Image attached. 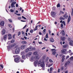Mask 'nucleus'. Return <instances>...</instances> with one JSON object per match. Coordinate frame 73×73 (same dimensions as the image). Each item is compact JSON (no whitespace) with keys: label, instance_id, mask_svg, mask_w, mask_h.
<instances>
[{"label":"nucleus","instance_id":"obj_1","mask_svg":"<svg viewBox=\"0 0 73 73\" xmlns=\"http://www.w3.org/2000/svg\"><path fill=\"white\" fill-rule=\"evenodd\" d=\"M34 63V64H38V65L40 64V66L41 67H44V66H45V65L44 64V61H42L41 62V60H40L39 62L38 60H36L35 61Z\"/></svg>","mask_w":73,"mask_h":73},{"label":"nucleus","instance_id":"obj_2","mask_svg":"<svg viewBox=\"0 0 73 73\" xmlns=\"http://www.w3.org/2000/svg\"><path fill=\"white\" fill-rule=\"evenodd\" d=\"M20 48H18L15 50V53H16V54H17L18 53H19V52H20Z\"/></svg>","mask_w":73,"mask_h":73},{"label":"nucleus","instance_id":"obj_3","mask_svg":"<svg viewBox=\"0 0 73 73\" xmlns=\"http://www.w3.org/2000/svg\"><path fill=\"white\" fill-rule=\"evenodd\" d=\"M51 51H52V54L53 55H55V54L56 53V50L54 49H51Z\"/></svg>","mask_w":73,"mask_h":73},{"label":"nucleus","instance_id":"obj_4","mask_svg":"<svg viewBox=\"0 0 73 73\" xmlns=\"http://www.w3.org/2000/svg\"><path fill=\"white\" fill-rule=\"evenodd\" d=\"M51 15H52V17H56V13L54 11H52L51 13Z\"/></svg>","mask_w":73,"mask_h":73},{"label":"nucleus","instance_id":"obj_5","mask_svg":"<svg viewBox=\"0 0 73 73\" xmlns=\"http://www.w3.org/2000/svg\"><path fill=\"white\" fill-rule=\"evenodd\" d=\"M4 25V21H2L0 22V27L1 28H2L3 26Z\"/></svg>","mask_w":73,"mask_h":73},{"label":"nucleus","instance_id":"obj_6","mask_svg":"<svg viewBox=\"0 0 73 73\" xmlns=\"http://www.w3.org/2000/svg\"><path fill=\"white\" fill-rule=\"evenodd\" d=\"M20 60V58L18 57L16 59H14V60L15 62H19V61Z\"/></svg>","mask_w":73,"mask_h":73},{"label":"nucleus","instance_id":"obj_7","mask_svg":"<svg viewBox=\"0 0 73 73\" xmlns=\"http://www.w3.org/2000/svg\"><path fill=\"white\" fill-rule=\"evenodd\" d=\"M71 19V18L70 17V16L69 15L68 16V18L67 23L68 24L70 22V19Z\"/></svg>","mask_w":73,"mask_h":73},{"label":"nucleus","instance_id":"obj_8","mask_svg":"<svg viewBox=\"0 0 73 73\" xmlns=\"http://www.w3.org/2000/svg\"><path fill=\"white\" fill-rule=\"evenodd\" d=\"M69 44L71 46H73V41L72 40H71L69 42Z\"/></svg>","mask_w":73,"mask_h":73},{"label":"nucleus","instance_id":"obj_9","mask_svg":"<svg viewBox=\"0 0 73 73\" xmlns=\"http://www.w3.org/2000/svg\"><path fill=\"white\" fill-rule=\"evenodd\" d=\"M60 34H61L62 36H64V35H65V32H64V31L62 30V31L60 33Z\"/></svg>","mask_w":73,"mask_h":73},{"label":"nucleus","instance_id":"obj_10","mask_svg":"<svg viewBox=\"0 0 73 73\" xmlns=\"http://www.w3.org/2000/svg\"><path fill=\"white\" fill-rule=\"evenodd\" d=\"M67 14L66 13L63 16V17H64V18H65V19H68V16L67 15Z\"/></svg>","mask_w":73,"mask_h":73},{"label":"nucleus","instance_id":"obj_11","mask_svg":"<svg viewBox=\"0 0 73 73\" xmlns=\"http://www.w3.org/2000/svg\"><path fill=\"white\" fill-rule=\"evenodd\" d=\"M50 41L51 42H53L54 41V40L53 38H52L50 39Z\"/></svg>","mask_w":73,"mask_h":73},{"label":"nucleus","instance_id":"obj_12","mask_svg":"<svg viewBox=\"0 0 73 73\" xmlns=\"http://www.w3.org/2000/svg\"><path fill=\"white\" fill-rule=\"evenodd\" d=\"M25 45H22L21 46V49H24L25 48Z\"/></svg>","mask_w":73,"mask_h":73},{"label":"nucleus","instance_id":"obj_13","mask_svg":"<svg viewBox=\"0 0 73 73\" xmlns=\"http://www.w3.org/2000/svg\"><path fill=\"white\" fill-rule=\"evenodd\" d=\"M65 52H66V49H63L61 50L62 53H65Z\"/></svg>","mask_w":73,"mask_h":73},{"label":"nucleus","instance_id":"obj_14","mask_svg":"<svg viewBox=\"0 0 73 73\" xmlns=\"http://www.w3.org/2000/svg\"><path fill=\"white\" fill-rule=\"evenodd\" d=\"M22 58L23 59V60H25V59H26V57L24 55L22 56Z\"/></svg>","mask_w":73,"mask_h":73},{"label":"nucleus","instance_id":"obj_15","mask_svg":"<svg viewBox=\"0 0 73 73\" xmlns=\"http://www.w3.org/2000/svg\"><path fill=\"white\" fill-rule=\"evenodd\" d=\"M21 43L23 44H27V42L25 41H21Z\"/></svg>","mask_w":73,"mask_h":73},{"label":"nucleus","instance_id":"obj_16","mask_svg":"<svg viewBox=\"0 0 73 73\" xmlns=\"http://www.w3.org/2000/svg\"><path fill=\"white\" fill-rule=\"evenodd\" d=\"M69 63H68V62H66L65 63V64H64V66L65 67H66L68 65H69Z\"/></svg>","mask_w":73,"mask_h":73},{"label":"nucleus","instance_id":"obj_17","mask_svg":"<svg viewBox=\"0 0 73 73\" xmlns=\"http://www.w3.org/2000/svg\"><path fill=\"white\" fill-rule=\"evenodd\" d=\"M38 55H36L35 57V59H36V60H38Z\"/></svg>","mask_w":73,"mask_h":73},{"label":"nucleus","instance_id":"obj_18","mask_svg":"<svg viewBox=\"0 0 73 73\" xmlns=\"http://www.w3.org/2000/svg\"><path fill=\"white\" fill-rule=\"evenodd\" d=\"M29 48V51H31V50H32V46H30Z\"/></svg>","mask_w":73,"mask_h":73},{"label":"nucleus","instance_id":"obj_19","mask_svg":"<svg viewBox=\"0 0 73 73\" xmlns=\"http://www.w3.org/2000/svg\"><path fill=\"white\" fill-rule=\"evenodd\" d=\"M5 33V31L4 29H3L2 31V35H4Z\"/></svg>","mask_w":73,"mask_h":73},{"label":"nucleus","instance_id":"obj_20","mask_svg":"<svg viewBox=\"0 0 73 73\" xmlns=\"http://www.w3.org/2000/svg\"><path fill=\"white\" fill-rule=\"evenodd\" d=\"M65 39V37H61V39L62 41H64Z\"/></svg>","mask_w":73,"mask_h":73},{"label":"nucleus","instance_id":"obj_21","mask_svg":"<svg viewBox=\"0 0 73 73\" xmlns=\"http://www.w3.org/2000/svg\"><path fill=\"white\" fill-rule=\"evenodd\" d=\"M7 35H5L4 36L3 38L4 40H5L6 39H7Z\"/></svg>","mask_w":73,"mask_h":73},{"label":"nucleus","instance_id":"obj_22","mask_svg":"<svg viewBox=\"0 0 73 73\" xmlns=\"http://www.w3.org/2000/svg\"><path fill=\"white\" fill-rule=\"evenodd\" d=\"M16 45V44H12L11 45V47H13V46H15Z\"/></svg>","mask_w":73,"mask_h":73},{"label":"nucleus","instance_id":"obj_23","mask_svg":"<svg viewBox=\"0 0 73 73\" xmlns=\"http://www.w3.org/2000/svg\"><path fill=\"white\" fill-rule=\"evenodd\" d=\"M11 8H15V6L14 5V4L11 3Z\"/></svg>","mask_w":73,"mask_h":73},{"label":"nucleus","instance_id":"obj_24","mask_svg":"<svg viewBox=\"0 0 73 73\" xmlns=\"http://www.w3.org/2000/svg\"><path fill=\"white\" fill-rule=\"evenodd\" d=\"M32 54V52H30L28 54V56H31Z\"/></svg>","mask_w":73,"mask_h":73},{"label":"nucleus","instance_id":"obj_25","mask_svg":"<svg viewBox=\"0 0 73 73\" xmlns=\"http://www.w3.org/2000/svg\"><path fill=\"white\" fill-rule=\"evenodd\" d=\"M60 20H65V18L62 17H60Z\"/></svg>","mask_w":73,"mask_h":73},{"label":"nucleus","instance_id":"obj_26","mask_svg":"<svg viewBox=\"0 0 73 73\" xmlns=\"http://www.w3.org/2000/svg\"><path fill=\"white\" fill-rule=\"evenodd\" d=\"M46 57L45 56H43L42 58V60H44L45 59Z\"/></svg>","mask_w":73,"mask_h":73},{"label":"nucleus","instance_id":"obj_27","mask_svg":"<svg viewBox=\"0 0 73 73\" xmlns=\"http://www.w3.org/2000/svg\"><path fill=\"white\" fill-rule=\"evenodd\" d=\"M37 54V51H35L33 53L34 55H36Z\"/></svg>","mask_w":73,"mask_h":73},{"label":"nucleus","instance_id":"obj_28","mask_svg":"<svg viewBox=\"0 0 73 73\" xmlns=\"http://www.w3.org/2000/svg\"><path fill=\"white\" fill-rule=\"evenodd\" d=\"M14 42H15V40L14 39H13L11 41V43H13Z\"/></svg>","mask_w":73,"mask_h":73},{"label":"nucleus","instance_id":"obj_29","mask_svg":"<svg viewBox=\"0 0 73 73\" xmlns=\"http://www.w3.org/2000/svg\"><path fill=\"white\" fill-rule=\"evenodd\" d=\"M57 8H58V7H60V3H58L57 5Z\"/></svg>","mask_w":73,"mask_h":73},{"label":"nucleus","instance_id":"obj_30","mask_svg":"<svg viewBox=\"0 0 73 73\" xmlns=\"http://www.w3.org/2000/svg\"><path fill=\"white\" fill-rule=\"evenodd\" d=\"M8 20L9 21V22H10V23H12V21L11 19H8Z\"/></svg>","mask_w":73,"mask_h":73},{"label":"nucleus","instance_id":"obj_31","mask_svg":"<svg viewBox=\"0 0 73 73\" xmlns=\"http://www.w3.org/2000/svg\"><path fill=\"white\" fill-rule=\"evenodd\" d=\"M25 51L26 52H28L29 51V48H28L27 49H26L25 50Z\"/></svg>","mask_w":73,"mask_h":73},{"label":"nucleus","instance_id":"obj_32","mask_svg":"<svg viewBox=\"0 0 73 73\" xmlns=\"http://www.w3.org/2000/svg\"><path fill=\"white\" fill-rule=\"evenodd\" d=\"M45 31H46V29H44L43 30V33L44 34H45Z\"/></svg>","mask_w":73,"mask_h":73},{"label":"nucleus","instance_id":"obj_33","mask_svg":"<svg viewBox=\"0 0 73 73\" xmlns=\"http://www.w3.org/2000/svg\"><path fill=\"white\" fill-rule=\"evenodd\" d=\"M49 58L48 57L46 58V61H48V60H49Z\"/></svg>","mask_w":73,"mask_h":73},{"label":"nucleus","instance_id":"obj_34","mask_svg":"<svg viewBox=\"0 0 73 73\" xmlns=\"http://www.w3.org/2000/svg\"><path fill=\"white\" fill-rule=\"evenodd\" d=\"M49 62H50L51 63L53 62V61L51 59H50L49 60Z\"/></svg>","mask_w":73,"mask_h":73},{"label":"nucleus","instance_id":"obj_35","mask_svg":"<svg viewBox=\"0 0 73 73\" xmlns=\"http://www.w3.org/2000/svg\"><path fill=\"white\" fill-rule=\"evenodd\" d=\"M21 34V32L20 31H19V32L18 33V36H20V34Z\"/></svg>","mask_w":73,"mask_h":73},{"label":"nucleus","instance_id":"obj_36","mask_svg":"<svg viewBox=\"0 0 73 73\" xmlns=\"http://www.w3.org/2000/svg\"><path fill=\"white\" fill-rule=\"evenodd\" d=\"M64 60H65V58L64 57L62 58V62H64Z\"/></svg>","mask_w":73,"mask_h":73},{"label":"nucleus","instance_id":"obj_37","mask_svg":"<svg viewBox=\"0 0 73 73\" xmlns=\"http://www.w3.org/2000/svg\"><path fill=\"white\" fill-rule=\"evenodd\" d=\"M30 33H33V30H31L30 31Z\"/></svg>","mask_w":73,"mask_h":73},{"label":"nucleus","instance_id":"obj_38","mask_svg":"<svg viewBox=\"0 0 73 73\" xmlns=\"http://www.w3.org/2000/svg\"><path fill=\"white\" fill-rule=\"evenodd\" d=\"M16 3V2L15 1H14V2H13L11 4H15Z\"/></svg>","mask_w":73,"mask_h":73},{"label":"nucleus","instance_id":"obj_39","mask_svg":"<svg viewBox=\"0 0 73 73\" xmlns=\"http://www.w3.org/2000/svg\"><path fill=\"white\" fill-rule=\"evenodd\" d=\"M72 11L71 12V15H72V16H73V9H72Z\"/></svg>","mask_w":73,"mask_h":73},{"label":"nucleus","instance_id":"obj_40","mask_svg":"<svg viewBox=\"0 0 73 73\" xmlns=\"http://www.w3.org/2000/svg\"><path fill=\"white\" fill-rule=\"evenodd\" d=\"M31 60H33V59H34V56H32L31 57Z\"/></svg>","mask_w":73,"mask_h":73},{"label":"nucleus","instance_id":"obj_41","mask_svg":"<svg viewBox=\"0 0 73 73\" xmlns=\"http://www.w3.org/2000/svg\"><path fill=\"white\" fill-rule=\"evenodd\" d=\"M70 60H73V56H71L70 58Z\"/></svg>","mask_w":73,"mask_h":73},{"label":"nucleus","instance_id":"obj_42","mask_svg":"<svg viewBox=\"0 0 73 73\" xmlns=\"http://www.w3.org/2000/svg\"><path fill=\"white\" fill-rule=\"evenodd\" d=\"M22 18H23V19H25V20H26V18H25V17L22 16Z\"/></svg>","mask_w":73,"mask_h":73},{"label":"nucleus","instance_id":"obj_43","mask_svg":"<svg viewBox=\"0 0 73 73\" xmlns=\"http://www.w3.org/2000/svg\"><path fill=\"white\" fill-rule=\"evenodd\" d=\"M24 54V52L23 51H22L21 53V55H23V54Z\"/></svg>","mask_w":73,"mask_h":73},{"label":"nucleus","instance_id":"obj_44","mask_svg":"<svg viewBox=\"0 0 73 73\" xmlns=\"http://www.w3.org/2000/svg\"><path fill=\"white\" fill-rule=\"evenodd\" d=\"M52 9H53V10H55V9H56V7H53L52 8Z\"/></svg>","mask_w":73,"mask_h":73},{"label":"nucleus","instance_id":"obj_45","mask_svg":"<svg viewBox=\"0 0 73 73\" xmlns=\"http://www.w3.org/2000/svg\"><path fill=\"white\" fill-rule=\"evenodd\" d=\"M63 47L64 48H66V45H64L63 46Z\"/></svg>","mask_w":73,"mask_h":73},{"label":"nucleus","instance_id":"obj_46","mask_svg":"<svg viewBox=\"0 0 73 73\" xmlns=\"http://www.w3.org/2000/svg\"><path fill=\"white\" fill-rule=\"evenodd\" d=\"M20 61L21 62H24V61L22 59H21L20 60Z\"/></svg>","mask_w":73,"mask_h":73},{"label":"nucleus","instance_id":"obj_47","mask_svg":"<svg viewBox=\"0 0 73 73\" xmlns=\"http://www.w3.org/2000/svg\"><path fill=\"white\" fill-rule=\"evenodd\" d=\"M53 69V68L52 67H50V71H52Z\"/></svg>","mask_w":73,"mask_h":73},{"label":"nucleus","instance_id":"obj_48","mask_svg":"<svg viewBox=\"0 0 73 73\" xmlns=\"http://www.w3.org/2000/svg\"><path fill=\"white\" fill-rule=\"evenodd\" d=\"M18 19H19V20H21V17H18Z\"/></svg>","mask_w":73,"mask_h":73},{"label":"nucleus","instance_id":"obj_49","mask_svg":"<svg viewBox=\"0 0 73 73\" xmlns=\"http://www.w3.org/2000/svg\"><path fill=\"white\" fill-rule=\"evenodd\" d=\"M11 38H12V36H9V37L8 38V39H9V40L10 39H11Z\"/></svg>","mask_w":73,"mask_h":73},{"label":"nucleus","instance_id":"obj_50","mask_svg":"<svg viewBox=\"0 0 73 73\" xmlns=\"http://www.w3.org/2000/svg\"><path fill=\"white\" fill-rule=\"evenodd\" d=\"M10 11L11 12H14V10H13L12 9H11L10 10Z\"/></svg>","mask_w":73,"mask_h":73},{"label":"nucleus","instance_id":"obj_51","mask_svg":"<svg viewBox=\"0 0 73 73\" xmlns=\"http://www.w3.org/2000/svg\"><path fill=\"white\" fill-rule=\"evenodd\" d=\"M0 66L1 67V68H3V65H1Z\"/></svg>","mask_w":73,"mask_h":73},{"label":"nucleus","instance_id":"obj_52","mask_svg":"<svg viewBox=\"0 0 73 73\" xmlns=\"http://www.w3.org/2000/svg\"><path fill=\"white\" fill-rule=\"evenodd\" d=\"M46 38H48V33H47L46 35Z\"/></svg>","mask_w":73,"mask_h":73},{"label":"nucleus","instance_id":"obj_53","mask_svg":"<svg viewBox=\"0 0 73 73\" xmlns=\"http://www.w3.org/2000/svg\"><path fill=\"white\" fill-rule=\"evenodd\" d=\"M68 41H69V42H70L71 41V39H70V38H68Z\"/></svg>","mask_w":73,"mask_h":73},{"label":"nucleus","instance_id":"obj_54","mask_svg":"<svg viewBox=\"0 0 73 73\" xmlns=\"http://www.w3.org/2000/svg\"><path fill=\"white\" fill-rule=\"evenodd\" d=\"M8 36L9 37H10L12 36V35L11 34H8Z\"/></svg>","mask_w":73,"mask_h":73},{"label":"nucleus","instance_id":"obj_55","mask_svg":"<svg viewBox=\"0 0 73 73\" xmlns=\"http://www.w3.org/2000/svg\"><path fill=\"white\" fill-rule=\"evenodd\" d=\"M17 55H14L13 57H14V58H15V57H17Z\"/></svg>","mask_w":73,"mask_h":73},{"label":"nucleus","instance_id":"obj_56","mask_svg":"<svg viewBox=\"0 0 73 73\" xmlns=\"http://www.w3.org/2000/svg\"><path fill=\"white\" fill-rule=\"evenodd\" d=\"M44 41H47L46 39V38H44Z\"/></svg>","mask_w":73,"mask_h":73},{"label":"nucleus","instance_id":"obj_57","mask_svg":"<svg viewBox=\"0 0 73 73\" xmlns=\"http://www.w3.org/2000/svg\"><path fill=\"white\" fill-rule=\"evenodd\" d=\"M63 69H64V67H62L61 68V70H63Z\"/></svg>","mask_w":73,"mask_h":73},{"label":"nucleus","instance_id":"obj_58","mask_svg":"<svg viewBox=\"0 0 73 73\" xmlns=\"http://www.w3.org/2000/svg\"><path fill=\"white\" fill-rule=\"evenodd\" d=\"M71 52H72L71 51V50H69L68 53H71Z\"/></svg>","mask_w":73,"mask_h":73},{"label":"nucleus","instance_id":"obj_59","mask_svg":"<svg viewBox=\"0 0 73 73\" xmlns=\"http://www.w3.org/2000/svg\"><path fill=\"white\" fill-rule=\"evenodd\" d=\"M27 25H25L23 28V29H25V28L26 27H27Z\"/></svg>","mask_w":73,"mask_h":73},{"label":"nucleus","instance_id":"obj_60","mask_svg":"<svg viewBox=\"0 0 73 73\" xmlns=\"http://www.w3.org/2000/svg\"><path fill=\"white\" fill-rule=\"evenodd\" d=\"M18 5H19L18 4H16V7H18Z\"/></svg>","mask_w":73,"mask_h":73},{"label":"nucleus","instance_id":"obj_61","mask_svg":"<svg viewBox=\"0 0 73 73\" xmlns=\"http://www.w3.org/2000/svg\"><path fill=\"white\" fill-rule=\"evenodd\" d=\"M60 13H62V14H64V12H62V11H60Z\"/></svg>","mask_w":73,"mask_h":73},{"label":"nucleus","instance_id":"obj_62","mask_svg":"<svg viewBox=\"0 0 73 73\" xmlns=\"http://www.w3.org/2000/svg\"><path fill=\"white\" fill-rule=\"evenodd\" d=\"M37 64L36 63H34V66H37Z\"/></svg>","mask_w":73,"mask_h":73},{"label":"nucleus","instance_id":"obj_63","mask_svg":"<svg viewBox=\"0 0 73 73\" xmlns=\"http://www.w3.org/2000/svg\"><path fill=\"white\" fill-rule=\"evenodd\" d=\"M68 58H69V56H67L66 57V58L67 59H68Z\"/></svg>","mask_w":73,"mask_h":73},{"label":"nucleus","instance_id":"obj_64","mask_svg":"<svg viewBox=\"0 0 73 73\" xmlns=\"http://www.w3.org/2000/svg\"><path fill=\"white\" fill-rule=\"evenodd\" d=\"M73 53L72 52L70 54V56H72V55H73Z\"/></svg>","mask_w":73,"mask_h":73}]
</instances>
